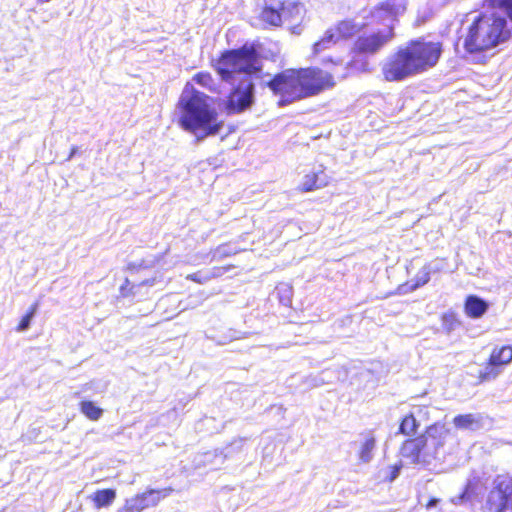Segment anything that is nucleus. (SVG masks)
Here are the masks:
<instances>
[{"label":"nucleus","mask_w":512,"mask_h":512,"mask_svg":"<svg viewBox=\"0 0 512 512\" xmlns=\"http://www.w3.org/2000/svg\"><path fill=\"white\" fill-rule=\"evenodd\" d=\"M335 75L318 66L291 67L275 73L266 87L278 98L279 107L312 98L333 89Z\"/></svg>","instance_id":"1"},{"label":"nucleus","mask_w":512,"mask_h":512,"mask_svg":"<svg viewBox=\"0 0 512 512\" xmlns=\"http://www.w3.org/2000/svg\"><path fill=\"white\" fill-rule=\"evenodd\" d=\"M443 53L440 41H427L420 37L398 47L381 66L387 82H401L434 68Z\"/></svg>","instance_id":"2"},{"label":"nucleus","mask_w":512,"mask_h":512,"mask_svg":"<svg viewBox=\"0 0 512 512\" xmlns=\"http://www.w3.org/2000/svg\"><path fill=\"white\" fill-rule=\"evenodd\" d=\"M211 102L210 96L198 91L191 82H186L176 102L179 127L198 139L219 134L224 123Z\"/></svg>","instance_id":"3"},{"label":"nucleus","mask_w":512,"mask_h":512,"mask_svg":"<svg viewBox=\"0 0 512 512\" xmlns=\"http://www.w3.org/2000/svg\"><path fill=\"white\" fill-rule=\"evenodd\" d=\"M507 19L494 12H480L464 27L457 42L467 55L485 63L488 51L512 39V23L509 26Z\"/></svg>","instance_id":"4"},{"label":"nucleus","mask_w":512,"mask_h":512,"mask_svg":"<svg viewBox=\"0 0 512 512\" xmlns=\"http://www.w3.org/2000/svg\"><path fill=\"white\" fill-rule=\"evenodd\" d=\"M261 47L259 42H246L239 48L224 50L212 67L226 83H232L236 74H259L263 70Z\"/></svg>","instance_id":"5"},{"label":"nucleus","mask_w":512,"mask_h":512,"mask_svg":"<svg viewBox=\"0 0 512 512\" xmlns=\"http://www.w3.org/2000/svg\"><path fill=\"white\" fill-rule=\"evenodd\" d=\"M449 433V429L444 424L434 423L427 427L424 434L405 439L400 445L399 453L411 464L425 463L429 455L427 452L428 438L435 440L434 448L437 449L443 447Z\"/></svg>","instance_id":"6"},{"label":"nucleus","mask_w":512,"mask_h":512,"mask_svg":"<svg viewBox=\"0 0 512 512\" xmlns=\"http://www.w3.org/2000/svg\"><path fill=\"white\" fill-rule=\"evenodd\" d=\"M232 88L227 94L223 108L227 115L240 114L254 103L255 85L248 76H243L237 83L232 81Z\"/></svg>","instance_id":"7"},{"label":"nucleus","mask_w":512,"mask_h":512,"mask_svg":"<svg viewBox=\"0 0 512 512\" xmlns=\"http://www.w3.org/2000/svg\"><path fill=\"white\" fill-rule=\"evenodd\" d=\"M394 38V28L389 25L370 33L358 35L350 47V53H363L367 56L378 53Z\"/></svg>","instance_id":"8"},{"label":"nucleus","mask_w":512,"mask_h":512,"mask_svg":"<svg viewBox=\"0 0 512 512\" xmlns=\"http://www.w3.org/2000/svg\"><path fill=\"white\" fill-rule=\"evenodd\" d=\"M511 362L512 344L495 346L489 354L484 369L478 373V381L483 383L495 380Z\"/></svg>","instance_id":"9"},{"label":"nucleus","mask_w":512,"mask_h":512,"mask_svg":"<svg viewBox=\"0 0 512 512\" xmlns=\"http://www.w3.org/2000/svg\"><path fill=\"white\" fill-rule=\"evenodd\" d=\"M173 492L171 487L163 489H147L142 493L134 495L131 499L126 500L120 508L122 512H142L148 507L156 506L162 499Z\"/></svg>","instance_id":"10"},{"label":"nucleus","mask_w":512,"mask_h":512,"mask_svg":"<svg viewBox=\"0 0 512 512\" xmlns=\"http://www.w3.org/2000/svg\"><path fill=\"white\" fill-rule=\"evenodd\" d=\"M487 512H512V481H500L487 495Z\"/></svg>","instance_id":"11"},{"label":"nucleus","mask_w":512,"mask_h":512,"mask_svg":"<svg viewBox=\"0 0 512 512\" xmlns=\"http://www.w3.org/2000/svg\"><path fill=\"white\" fill-rule=\"evenodd\" d=\"M331 182L330 176L326 173V167L322 164L306 171L296 190L300 193L314 192L327 187Z\"/></svg>","instance_id":"12"},{"label":"nucleus","mask_w":512,"mask_h":512,"mask_svg":"<svg viewBox=\"0 0 512 512\" xmlns=\"http://www.w3.org/2000/svg\"><path fill=\"white\" fill-rule=\"evenodd\" d=\"M287 13L288 9L284 3H281L278 8L265 5L258 15V21L262 28L279 27L287 18Z\"/></svg>","instance_id":"13"},{"label":"nucleus","mask_w":512,"mask_h":512,"mask_svg":"<svg viewBox=\"0 0 512 512\" xmlns=\"http://www.w3.org/2000/svg\"><path fill=\"white\" fill-rule=\"evenodd\" d=\"M341 42L347 41L355 36L362 28L353 19L346 18L331 25Z\"/></svg>","instance_id":"14"},{"label":"nucleus","mask_w":512,"mask_h":512,"mask_svg":"<svg viewBox=\"0 0 512 512\" xmlns=\"http://www.w3.org/2000/svg\"><path fill=\"white\" fill-rule=\"evenodd\" d=\"M488 303L476 295H468L464 301V312L472 319L482 317L488 310Z\"/></svg>","instance_id":"15"},{"label":"nucleus","mask_w":512,"mask_h":512,"mask_svg":"<svg viewBox=\"0 0 512 512\" xmlns=\"http://www.w3.org/2000/svg\"><path fill=\"white\" fill-rule=\"evenodd\" d=\"M430 280V268L428 266H424L415 276L413 283L405 282L402 285H399L395 292L389 293V295L394 294H403L407 292H411L416 290L419 287L424 286Z\"/></svg>","instance_id":"16"},{"label":"nucleus","mask_w":512,"mask_h":512,"mask_svg":"<svg viewBox=\"0 0 512 512\" xmlns=\"http://www.w3.org/2000/svg\"><path fill=\"white\" fill-rule=\"evenodd\" d=\"M483 416L481 414H459L453 418V424L458 429H478L483 424Z\"/></svg>","instance_id":"17"},{"label":"nucleus","mask_w":512,"mask_h":512,"mask_svg":"<svg viewBox=\"0 0 512 512\" xmlns=\"http://www.w3.org/2000/svg\"><path fill=\"white\" fill-rule=\"evenodd\" d=\"M116 490L113 488L98 489L91 495V501L97 509L109 507L116 499Z\"/></svg>","instance_id":"18"},{"label":"nucleus","mask_w":512,"mask_h":512,"mask_svg":"<svg viewBox=\"0 0 512 512\" xmlns=\"http://www.w3.org/2000/svg\"><path fill=\"white\" fill-rule=\"evenodd\" d=\"M420 423L413 413L406 414L399 423L398 434L413 436L418 432Z\"/></svg>","instance_id":"19"},{"label":"nucleus","mask_w":512,"mask_h":512,"mask_svg":"<svg viewBox=\"0 0 512 512\" xmlns=\"http://www.w3.org/2000/svg\"><path fill=\"white\" fill-rule=\"evenodd\" d=\"M155 280L154 279H146L138 284L132 283L129 279H125L123 284L119 288L120 296L123 298H128L135 296L139 289L143 286H153Z\"/></svg>","instance_id":"20"},{"label":"nucleus","mask_w":512,"mask_h":512,"mask_svg":"<svg viewBox=\"0 0 512 512\" xmlns=\"http://www.w3.org/2000/svg\"><path fill=\"white\" fill-rule=\"evenodd\" d=\"M351 57L346 63V68L349 71L367 72L369 71V62L366 54L363 53H350Z\"/></svg>","instance_id":"21"},{"label":"nucleus","mask_w":512,"mask_h":512,"mask_svg":"<svg viewBox=\"0 0 512 512\" xmlns=\"http://www.w3.org/2000/svg\"><path fill=\"white\" fill-rule=\"evenodd\" d=\"M81 413L91 421H98L103 415V409L91 400H83L79 403Z\"/></svg>","instance_id":"22"},{"label":"nucleus","mask_w":512,"mask_h":512,"mask_svg":"<svg viewBox=\"0 0 512 512\" xmlns=\"http://www.w3.org/2000/svg\"><path fill=\"white\" fill-rule=\"evenodd\" d=\"M192 80L201 87L213 92L216 91V83L212 74L208 71H200L193 75Z\"/></svg>","instance_id":"23"},{"label":"nucleus","mask_w":512,"mask_h":512,"mask_svg":"<svg viewBox=\"0 0 512 512\" xmlns=\"http://www.w3.org/2000/svg\"><path fill=\"white\" fill-rule=\"evenodd\" d=\"M376 445V439L374 436L370 435L366 437L364 442L362 443L359 451V458L362 462H369L372 458V453Z\"/></svg>","instance_id":"24"},{"label":"nucleus","mask_w":512,"mask_h":512,"mask_svg":"<svg viewBox=\"0 0 512 512\" xmlns=\"http://www.w3.org/2000/svg\"><path fill=\"white\" fill-rule=\"evenodd\" d=\"M489 8L502 11L512 23V0H486Z\"/></svg>","instance_id":"25"},{"label":"nucleus","mask_w":512,"mask_h":512,"mask_svg":"<svg viewBox=\"0 0 512 512\" xmlns=\"http://www.w3.org/2000/svg\"><path fill=\"white\" fill-rule=\"evenodd\" d=\"M442 327L450 332L460 326L461 321L458 314L454 311H449L441 316Z\"/></svg>","instance_id":"26"},{"label":"nucleus","mask_w":512,"mask_h":512,"mask_svg":"<svg viewBox=\"0 0 512 512\" xmlns=\"http://www.w3.org/2000/svg\"><path fill=\"white\" fill-rule=\"evenodd\" d=\"M38 309V303H33L29 309L26 311V313L23 315L21 320L19 321L17 325L18 331H24L30 326L31 319L33 318L34 314L36 313Z\"/></svg>","instance_id":"27"},{"label":"nucleus","mask_w":512,"mask_h":512,"mask_svg":"<svg viewBox=\"0 0 512 512\" xmlns=\"http://www.w3.org/2000/svg\"><path fill=\"white\" fill-rule=\"evenodd\" d=\"M332 47V44L327 42L324 36H321L317 41H315L311 46V52L313 56H318L324 51L329 50Z\"/></svg>","instance_id":"28"},{"label":"nucleus","mask_w":512,"mask_h":512,"mask_svg":"<svg viewBox=\"0 0 512 512\" xmlns=\"http://www.w3.org/2000/svg\"><path fill=\"white\" fill-rule=\"evenodd\" d=\"M325 37V39L327 40V42H329L330 44H332V46L336 45L337 43L341 42L338 38V36L336 35L335 31L332 29V27H328L325 32L323 33V35Z\"/></svg>","instance_id":"29"},{"label":"nucleus","mask_w":512,"mask_h":512,"mask_svg":"<svg viewBox=\"0 0 512 512\" xmlns=\"http://www.w3.org/2000/svg\"><path fill=\"white\" fill-rule=\"evenodd\" d=\"M185 278L187 280L193 281L195 283L203 284L206 281H208L211 277L210 276H203L201 274V272H195V273H191V274L186 275Z\"/></svg>","instance_id":"30"},{"label":"nucleus","mask_w":512,"mask_h":512,"mask_svg":"<svg viewBox=\"0 0 512 512\" xmlns=\"http://www.w3.org/2000/svg\"><path fill=\"white\" fill-rule=\"evenodd\" d=\"M402 468L401 464H394L390 466V475L388 476L389 481H393L399 474L400 469Z\"/></svg>","instance_id":"31"},{"label":"nucleus","mask_w":512,"mask_h":512,"mask_svg":"<svg viewBox=\"0 0 512 512\" xmlns=\"http://www.w3.org/2000/svg\"><path fill=\"white\" fill-rule=\"evenodd\" d=\"M328 63L332 64L333 66H339L341 64V59L328 57L323 60V64H328Z\"/></svg>","instance_id":"32"},{"label":"nucleus","mask_w":512,"mask_h":512,"mask_svg":"<svg viewBox=\"0 0 512 512\" xmlns=\"http://www.w3.org/2000/svg\"><path fill=\"white\" fill-rule=\"evenodd\" d=\"M215 253H217L219 255V257H223V256H230L232 255L233 253L231 252H226L224 251V245H220L216 248L215 250Z\"/></svg>","instance_id":"33"},{"label":"nucleus","mask_w":512,"mask_h":512,"mask_svg":"<svg viewBox=\"0 0 512 512\" xmlns=\"http://www.w3.org/2000/svg\"><path fill=\"white\" fill-rule=\"evenodd\" d=\"M437 501H438V500H437V499H434V498L430 499V500L428 501V503H427V507H432V506H434V505L437 503Z\"/></svg>","instance_id":"34"},{"label":"nucleus","mask_w":512,"mask_h":512,"mask_svg":"<svg viewBox=\"0 0 512 512\" xmlns=\"http://www.w3.org/2000/svg\"><path fill=\"white\" fill-rule=\"evenodd\" d=\"M36 1H37V3H39V4H44V3H48V2H50L51 0H36Z\"/></svg>","instance_id":"35"},{"label":"nucleus","mask_w":512,"mask_h":512,"mask_svg":"<svg viewBox=\"0 0 512 512\" xmlns=\"http://www.w3.org/2000/svg\"><path fill=\"white\" fill-rule=\"evenodd\" d=\"M75 152H76V148L73 147L72 150H71V155L70 156H72Z\"/></svg>","instance_id":"36"},{"label":"nucleus","mask_w":512,"mask_h":512,"mask_svg":"<svg viewBox=\"0 0 512 512\" xmlns=\"http://www.w3.org/2000/svg\"><path fill=\"white\" fill-rule=\"evenodd\" d=\"M116 512H122L120 509H118Z\"/></svg>","instance_id":"37"}]
</instances>
